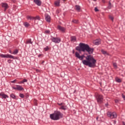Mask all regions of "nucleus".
<instances>
[{"label":"nucleus","instance_id":"obj_1","mask_svg":"<svg viewBox=\"0 0 125 125\" xmlns=\"http://www.w3.org/2000/svg\"><path fill=\"white\" fill-rule=\"evenodd\" d=\"M76 50L79 52H87L89 55L86 57L84 55L81 56L78 52H75V56L78 58L79 60L82 61V63L85 66H88L90 68H95L96 67V60L93 58V56L91 54H93L94 48L90 47L89 45L84 43L80 42L78 46L76 47Z\"/></svg>","mask_w":125,"mask_h":125},{"label":"nucleus","instance_id":"obj_2","mask_svg":"<svg viewBox=\"0 0 125 125\" xmlns=\"http://www.w3.org/2000/svg\"><path fill=\"white\" fill-rule=\"evenodd\" d=\"M50 117L53 121H58L63 118V114L59 111H55L54 113L50 115Z\"/></svg>","mask_w":125,"mask_h":125},{"label":"nucleus","instance_id":"obj_3","mask_svg":"<svg viewBox=\"0 0 125 125\" xmlns=\"http://www.w3.org/2000/svg\"><path fill=\"white\" fill-rule=\"evenodd\" d=\"M107 116L110 119H115L117 117V113L116 112H111L110 111L107 112Z\"/></svg>","mask_w":125,"mask_h":125},{"label":"nucleus","instance_id":"obj_4","mask_svg":"<svg viewBox=\"0 0 125 125\" xmlns=\"http://www.w3.org/2000/svg\"><path fill=\"white\" fill-rule=\"evenodd\" d=\"M0 57L1 58H10V59H14V56L9 54H0Z\"/></svg>","mask_w":125,"mask_h":125},{"label":"nucleus","instance_id":"obj_5","mask_svg":"<svg viewBox=\"0 0 125 125\" xmlns=\"http://www.w3.org/2000/svg\"><path fill=\"white\" fill-rule=\"evenodd\" d=\"M97 101L100 104L103 102V96L101 95H98L96 97Z\"/></svg>","mask_w":125,"mask_h":125},{"label":"nucleus","instance_id":"obj_6","mask_svg":"<svg viewBox=\"0 0 125 125\" xmlns=\"http://www.w3.org/2000/svg\"><path fill=\"white\" fill-rule=\"evenodd\" d=\"M51 41L55 43H59L61 42V39L60 38L52 37Z\"/></svg>","mask_w":125,"mask_h":125},{"label":"nucleus","instance_id":"obj_7","mask_svg":"<svg viewBox=\"0 0 125 125\" xmlns=\"http://www.w3.org/2000/svg\"><path fill=\"white\" fill-rule=\"evenodd\" d=\"M2 97V99H6L7 98H8V95L5 94L3 92L0 93V97Z\"/></svg>","mask_w":125,"mask_h":125},{"label":"nucleus","instance_id":"obj_8","mask_svg":"<svg viewBox=\"0 0 125 125\" xmlns=\"http://www.w3.org/2000/svg\"><path fill=\"white\" fill-rule=\"evenodd\" d=\"M2 7L4 8V11H6V9L8 8V4L6 3H1Z\"/></svg>","mask_w":125,"mask_h":125},{"label":"nucleus","instance_id":"obj_9","mask_svg":"<svg viewBox=\"0 0 125 125\" xmlns=\"http://www.w3.org/2000/svg\"><path fill=\"white\" fill-rule=\"evenodd\" d=\"M45 20L47 22H48V23H50V16L47 14H45Z\"/></svg>","mask_w":125,"mask_h":125},{"label":"nucleus","instance_id":"obj_10","mask_svg":"<svg viewBox=\"0 0 125 125\" xmlns=\"http://www.w3.org/2000/svg\"><path fill=\"white\" fill-rule=\"evenodd\" d=\"M34 2L38 6H41L42 5V0H34Z\"/></svg>","mask_w":125,"mask_h":125},{"label":"nucleus","instance_id":"obj_11","mask_svg":"<svg viewBox=\"0 0 125 125\" xmlns=\"http://www.w3.org/2000/svg\"><path fill=\"white\" fill-rule=\"evenodd\" d=\"M58 29L59 30H60V31H62V33H65V30H66L65 29V28H64L60 25L58 26Z\"/></svg>","mask_w":125,"mask_h":125},{"label":"nucleus","instance_id":"obj_12","mask_svg":"<svg viewBox=\"0 0 125 125\" xmlns=\"http://www.w3.org/2000/svg\"><path fill=\"white\" fill-rule=\"evenodd\" d=\"M17 90H19L20 91H21L22 90H24V88L22 87L21 85H17Z\"/></svg>","mask_w":125,"mask_h":125},{"label":"nucleus","instance_id":"obj_13","mask_svg":"<svg viewBox=\"0 0 125 125\" xmlns=\"http://www.w3.org/2000/svg\"><path fill=\"white\" fill-rule=\"evenodd\" d=\"M55 6H60V0H57L54 2Z\"/></svg>","mask_w":125,"mask_h":125},{"label":"nucleus","instance_id":"obj_14","mask_svg":"<svg viewBox=\"0 0 125 125\" xmlns=\"http://www.w3.org/2000/svg\"><path fill=\"white\" fill-rule=\"evenodd\" d=\"M26 44H33V42H32V39H29L26 41Z\"/></svg>","mask_w":125,"mask_h":125},{"label":"nucleus","instance_id":"obj_15","mask_svg":"<svg viewBox=\"0 0 125 125\" xmlns=\"http://www.w3.org/2000/svg\"><path fill=\"white\" fill-rule=\"evenodd\" d=\"M27 19L28 20H35V17H32L31 16H27Z\"/></svg>","mask_w":125,"mask_h":125},{"label":"nucleus","instance_id":"obj_16","mask_svg":"<svg viewBox=\"0 0 125 125\" xmlns=\"http://www.w3.org/2000/svg\"><path fill=\"white\" fill-rule=\"evenodd\" d=\"M70 41L71 42L75 41L76 42L77 41V38H76V36H71L70 37Z\"/></svg>","mask_w":125,"mask_h":125},{"label":"nucleus","instance_id":"obj_17","mask_svg":"<svg viewBox=\"0 0 125 125\" xmlns=\"http://www.w3.org/2000/svg\"><path fill=\"white\" fill-rule=\"evenodd\" d=\"M94 43L96 45H98V44H100V43H101V42H100V40H97L95 41Z\"/></svg>","mask_w":125,"mask_h":125},{"label":"nucleus","instance_id":"obj_18","mask_svg":"<svg viewBox=\"0 0 125 125\" xmlns=\"http://www.w3.org/2000/svg\"><path fill=\"white\" fill-rule=\"evenodd\" d=\"M10 97L13 99H15L16 100H17V98H16V96H15V95H14V94L13 93L11 94Z\"/></svg>","mask_w":125,"mask_h":125},{"label":"nucleus","instance_id":"obj_19","mask_svg":"<svg viewBox=\"0 0 125 125\" xmlns=\"http://www.w3.org/2000/svg\"><path fill=\"white\" fill-rule=\"evenodd\" d=\"M23 25L24 27H25V28H28V27H29L30 26V24H29V23H28L27 22H24Z\"/></svg>","mask_w":125,"mask_h":125},{"label":"nucleus","instance_id":"obj_20","mask_svg":"<svg viewBox=\"0 0 125 125\" xmlns=\"http://www.w3.org/2000/svg\"><path fill=\"white\" fill-rule=\"evenodd\" d=\"M60 109H61L62 110H63L64 111H65V110H67V106L62 105L61 107H60Z\"/></svg>","mask_w":125,"mask_h":125},{"label":"nucleus","instance_id":"obj_21","mask_svg":"<svg viewBox=\"0 0 125 125\" xmlns=\"http://www.w3.org/2000/svg\"><path fill=\"white\" fill-rule=\"evenodd\" d=\"M75 7H76V10H77V11H80V10H81V6L80 5H76Z\"/></svg>","mask_w":125,"mask_h":125},{"label":"nucleus","instance_id":"obj_22","mask_svg":"<svg viewBox=\"0 0 125 125\" xmlns=\"http://www.w3.org/2000/svg\"><path fill=\"white\" fill-rule=\"evenodd\" d=\"M107 8L108 9H111L112 8V3H111V1H109L108 6H107Z\"/></svg>","mask_w":125,"mask_h":125},{"label":"nucleus","instance_id":"obj_23","mask_svg":"<svg viewBox=\"0 0 125 125\" xmlns=\"http://www.w3.org/2000/svg\"><path fill=\"white\" fill-rule=\"evenodd\" d=\"M115 81L117 83H122V81L118 77L115 78Z\"/></svg>","mask_w":125,"mask_h":125},{"label":"nucleus","instance_id":"obj_24","mask_svg":"<svg viewBox=\"0 0 125 125\" xmlns=\"http://www.w3.org/2000/svg\"><path fill=\"white\" fill-rule=\"evenodd\" d=\"M101 52L103 54H106L107 55H109V54L107 53L106 51H104V50H101Z\"/></svg>","mask_w":125,"mask_h":125},{"label":"nucleus","instance_id":"obj_25","mask_svg":"<svg viewBox=\"0 0 125 125\" xmlns=\"http://www.w3.org/2000/svg\"><path fill=\"white\" fill-rule=\"evenodd\" d=\"M72 22L74 23L75 24H78V23H79V21L77 20H74L73 21H72Z\"/></svg>","mask_w":125,"mask_h":125},{"label":"nucleus","instance_id":"obj_26","mask_svg":"<svg viewBox=\"0 0 125 125\" xmlns=\"http://www.w3.org/2000/svg\"><path fill=\"white\" fill-rule=\"evenodd\" d=\"M35 20H41V18L39 16H37L36 17H35Z\"/></svg>","mask_w":125,"mask_h":125},{"label":"nucleus","instance_id":"obj_27","mask_svg":"<svg viewBox=\"0 0 125 125\" xmlns=\"http://www.w3.org/2000/svg\"><path fill=\"white\" fill-rule=\"evenodd\" d=\"M33 102H34L35 106H38V103H37L38 101H37V100H34L33 101Z\"/></svg>","mask_w":125,"mask_h":125},{"label":"nucleus","instance_id":"obj_28","mask_svg":"<svg viewBox=\"0 0 125 125\" xmlns=\"http://www.w3.org/2000/svg\"><path fill=\"white\" fill-rule=\"evenodd\" d=\"M18 53V50L16 49L12 53V54H17Z\"/></svg>","mask_w":125,"mask_h":125},{"label":"nucleus","instance_id":"obj_29","mask_svg":"<svg viewBox=\"0 0 125 125\" xmlns=\"http://www.w3.org/2000/svg\"><path fill=\"white\" fill-rule=\"evenodd\" d=\"M24 94H21V93H20V97H21V98H24Z\"/></svg>","mask_w":125,"mask_h":125},{"label":"nucleus","instance_id":"obj_30","mask_svg":"<svg viewBox=\"0 0 125 125\" xmlns=\"http://www.w3.org/2000/svg\"><path fill=\"white\" fill-rule=\"evenodd\" d=\"M50 33V30L45 31V34H49Z\"/></svg>","mask_w":125,"mask_h":125},{"label":"nucleus","instance_id":"obj_31","mask_svg":"<svg viewBox=\"0 0 125 125\" xmlns=\"http://www.w3.org/2000/svg\"><path fill=\"white\" fill-rule=\"evenodd\" d=\"M109 19H110L111 20H112V21H113L114 20V18L113 17H112L111 16H109Z\"/></svg>","mask_w":125,"mask_h":125},{"label":"nucleus","instance_id":"obj_32","mask_svg":"<svg viewBox=\"0 0 125 125\" xmlns=\"http://www.w3.org/2000/svg\"><path fill=\"white\" fill-rule=\"evenodd\" d=\"M48 49H49V48H48V46H47L46 48H44V50H45V51H47Z\"/></svg>","mask_w":125,"mask_h":125},{"label":"nucleus","instance_id":"obj_33","mask_svg":"<svg viewBox=\"0 0 125 125\" xmlns=\"http://www.w3.org/2000/svg\"><path fill=\"white\" fill-rule=\"evenodd\" d=\"M113 66L114 67V68H117V63H116V62L114 63Z\"/></svg>","mask_w":125,"mask_h":125},{"label":"nucleus","instance_id":"obj_34","mask_svg":"<svg viewBox=\"0 0 125 125\" xmlns=\"http://www.w3.org/2000/svg\"><path fill=\"white\" fill-rule=\"evenodd\" d=\"M27 81H27V79H23V80H22V82H23V83H27Z\"/></svg>","mask_w":125,"mask_h":125},{"label":"nucleus","instance_id":"obj_35","mask_svg":"<svg viewBox=\"0 0 125 125\" xmlns=\"http://www.w3.org/2000/svg\"><path fill=\"white\" fill-rule=\"evenodd\" d=\"M95 11L97 12V11H99V10L97 8V7L95 8Z\"/></svg>","mask_w":125,"mask_h":125},{"label":"nucleus","instance_id":"obj_36","mask_svg":"<svg viewBox=\"0 0 125 125\" xmlns=\"http://www.w3.org/2000/svg\"><path fill=\"white\" fill-rule=\"evenodd\" d=\"M58 105H59V106H62V105H64V103H62L61 104L58 103Z\"/></svg>","mask_w":125,"mask_h":125},{"label":"nucleus","instance_id":"obj_37","mask_svg":"<svg viewBox=\"0 0 125 125\" xmlns=\"http://www.w3.org/2000/svg\"><path fill=\"white\" fill-rule=\"evenodd\" d=\"M17 82L16 80H15L13 81H11L12 83H15V82Z\"/></svg>","mask_w":125,"mask_h":125},{"label":"nucleus","instance_id":"obj_38","mask_svg":"<svg viewBox=\"0 0 125 125\" xmlns=\"http://www.w3.org/2000/svg\"><path fill=\"white\" fill-rule=\"evenodd\" d=\"M12 88L13 89H15L16 90H17V86H16V87L13 86Z\"/></svg>","mask_w":125,"mask_h":125},{"label":"nucleus","instance_id":"obj_39","mask_svg":"<svg viewBox=\"0 0 125 125\" xmlns=\"http://www.w3.org/2000/svg\"><path fill=\"white\" fill-rule=\"evenodd\" d=\"M11 2H13V3H15V2H16V1L15 0H11Z\"/></svg>","mask_w":125,"mask_h":125},{"label":"nucleus","instance_id":"obj_40","mask_svg":"<svg viewBox=\"0 0 125 125\" xmlns=\"http://www.w3.org/2000/svg\"><path fill=\"white\" fill-rule=\"evenodd\" d=\"M36 71L37 73H40V72H41V71L39 69H36Z\"/></svg>","mask_w":125,"mask_h":125},{"label":"nucleus","instance_id":"obj_41","mask_svg":"<svg viewBox=\"0 0 125 125\" xmlns=\"http://www.w3.org/2000/svg\"><path fill=\"white\" fill-rule=\"evenodd\" d=\"M7 62H8V63H11V60H8Z\"/></svg>","mask_w":125,"mask_h":125},{"label":"nucleus","instance_id":"obj_42","mask_svg":"<svg viewBox=\"0 0 125 125\" xmlns=\"http://www.w3.org/2000/svg\"><path fill=\"white\" fill-rule=\"evenodd\" d=\"M122 97L124 99V100H125V96L124 95V94H122Z\"/></svg>","mask_w":125,"mask_h":125},{"label":"nucleus","instance_id":"obj_43","mask_svg":"<svg viewBox=\"0 0 125 125\" xmlns=\"http://www.w3.org/2000/svg\"><path fill=\"white\" fill-rule=\"evenodd\" d=\"M115 103H118L119 102V100H115Z\"/></svg>","mask_w":125,"mask_h":125},{"label":"nucleus","instance_id":"obj_44","mask_svg":"<svg viewBox=\"0 0 125 125\" xmlns=\"http://www.w3.org/2000/svg\"><path fill=\"white\" fill-rule=\"evenodd\" d=\"M105 107H107V106H108V104H105Z\"/></svg>","mask_w":125,"mask_h":125},{"label":"nucleus","instance_id":"obj_45","mask_svg":"<svg viewBox=\"0 0 125 125\" xmlns=\"http://www.w3.org/2000/svg\"><path fill=\"white\" fill-rule=\"evenodd\" d=\"M20 83H24L23 82V81H21V82H20Z\"/></svg>","mask_w":125,"mask_h":125},{"label":"nucleus","instance_id":"obj_46","mask_svg":"<svg viewBox=\"0 0 125 125\" xmlns=\"http://www.w3.org/2000/svg\"><path fill=\"white\" fill-rule=\"evenodd\" d=\"M123 125H125V123L124 122H123Z\"/></svg>","mask_w":125,"mask_h":125},{"label":"nucleus","instance_id":"obj_47","mask_svg":"<svg viewBox=\"0 0 125 125\" xmlns=\"http://www.w3.org/2000/svg\"><path fill=\"white\" fill-rule=\"evenodd\" d=\"M73 53L74 54L75 53V51L74 50H73Z\"/></svg>","mask_w":125,"mask_h":125},{"label":"nucleus","instance_id":"obj_48","mask_svg":"<svg viewBox=\"0 0 125 125\" xmlns=\"http://www.w3.org/2000/svg\"><path fill=\"white\" fill-rule=\"evenodd\" d=\"M96 120H97V121H98V117H97L96 118Z\"/></svg>","mask_w":125,"mask_h":125},{"label":"nucleus","instance_id":"obj_49","mask_svg":"<svg viewBox=\"0 0 125 125\" xmlns=\"http://www.w3.org/2000/svg\"><path fill=\"white\" fill-rule=\"evenodd\" d=\"M103 2H105V0H103Z\"/></svg>","mask_w":125,"mask_h":125},{"label":"nucleus","instance_id":"obj_50","mask_svg":"<svg viewBox=\"0 0 125 125\" xmlns=\"http://www.w3.org/2000/svg\"><path fill=\"white\" fill-rule=\"evenodd\" d=\"M9 52H10V53H11V51H10Z\"/></svg>","mask_w":125,"mask_h":125},{"label":"nucleus","instance_id":"obj_51","mask_svg":"<svg viewBox=\"0 0 125 125\" xmlns=\"http://www.w3.org/2000/svg\"><path fill=\"white\" fill-rule=\"evenodd\" d=\"M42 63H44V61H43V62H42Z\"/></svg>","mask_w":125,"mask_h":125},{"label":"nucleus","instance_id":"obj_52","mask_svg":"<svg viewBox=\"0 0 125 125\" xmlns=\"http://www.w3.org/2000/svg\"><path fill=\"white\" fill-rule=\"evenodd\" d=\"M94 0V1H96V0Z\"/></svg>","mask_w":125,"mask_h":125},{"label":"nucleus","instance_id":"obj_53","mask_svg":"<svg viewBox=\"0 0 125 125\" xmlns=\"http://www.w3.org/2000/svg\"><path fill=\"white\" fill-rule=\"evenodd\" d=\"M115 124H116V121H114Z\"/></svg>","mask_w":125,"mask_h":125},{"label":"nucleus","instance_id":"obj_54","mask_svg":"<svg viewBox=\"0 0 125 125\" xmlns=\"http://www.w3.org/2000/svg\"><path fill=\"white\" fill-rule=\"evenodd\" d=\"M63 1H65V0H63Z\"/></svg>","mask_w":125,"mask_h":125}]
</instances>
